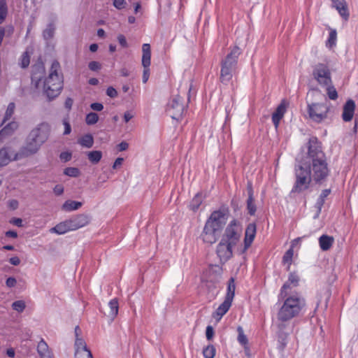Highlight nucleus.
Masks as SVG:
<instances>
[{"instance_id": "1", "label": "nucleus", "mask_w": 358, "mask_h": 358, "mask_svg": "<svg viewBox=\"0 0 358 358\" xmlns=\"http://www.w3.org/2000/svg\"><path fill=\"white\" fill-rule=\"evenodd\" d=\"M307 156L301 162L305 167L312 171L313 179L319 182L324 180L329 175V169L326 156L322 150L321 143L317 138L312 137L307 144Z\"/></svg>"}, {"instance_id": "2", "label": "nucleus", "mask_w": 358, "mask_h": 358, "mask_svg": "<svg viewBox=\"0 0 358 358\" xmlns=\"http://www.w3.org/2000/svg\"><path fill=\"white\" fill-rule=\"evenodd\" d=\"M283 299L282 305L277 314V319L280 322L278 325V336L282 340L289 334V331H287L288 325L286 322L298 317L306 305L305 299L298 293L288 294Z\"/></svg>"}, {"instance_id": "3", "label": "nucleus", "mask_w": 358, "mask_h": 358, "mask_svg": "<svg viewBox=\"0 0 358 358\" xmlns=\"http://www.w3.org/2000/svg\"><path fill=\"white\" fill-rule=\"evenodd\" d=\"M61 66L58 61L54 60L51 64L48 76L43 83V92L51 101L57 97L63 87L62 78L59 74Z\"/></svg>"}, {"instance_id": "4", "label": "nucleus", "mask_w": 358, "mask_h": 358, "mask_svg": "<svg viewBox=\"0 0 358 358\" xmlns=\"http://www.w3.org/2000/svg\"><path fill=\"white\" fill-rule=\"evenodd\" d=\"M241 52L239 48L235 46L222 61L220 80L222 83L227 84L231 79L233 73L236 69L238 58Z\"/></svg>"}, {"instance_id": "5", "label": "nucleus", "mask_w": 358, "mask_h": 358, "mask_svg": "<svg viewBox=\"0 0 358 358\" xmlns=\"http://www.w3.org/2000/svg\"><path fill=\"white\" fill-rule=\"evenodd\" d=\"M189 92L190 88H186L178 92L177 94H173L166 107V112L172 119L178 120L182 116L185 110L183 96L187 95L188 102L189 101Z\"/></svg>"}, {"instance_id": "6", "label": "nucleus", "mask_w": 358, "mask_h": 358, "mask_svg": "<svg viewBox=\"0 0 358 358\" xmlns=\"http://www.w3.org/2000/svg\"><path fill=\"white\" fill-rule=\"evenodd\" d=\"M300 163L301 164L295 169L296 182L292 192L299 193L307 189L313 178L310 169L305 167L301 162Z\"/></svg>"}, {"instance_id": "7", "label": "nucleus", "mask_w": 358, "mask_h": 358, "mask_svg": "<svg viewBox=\"0 0 358 358\" xmlns=\"http://www.w3.org/2000/svg\"><path fill=\"white\" fill-rule=\"evenodd\" d=\"M229 218V210L221 208L214 210L206 220V223L213 229H215L220 234L226 225Z\"/></svg>"}, {"instance_id": "8", "label": "nucleus", "mask_w": 358, "mask_h": 358, "mask_svg": "<svg viewBox=\"0 0 358 358\" xmlns=\"http://www.w3.org/2000/svg\"><path fill=\"white\" fill-rule=\"evenodd\" d=\"M242 234V227L241 224L236 220H233L227 225L224 232L222 236L223 241H227L231 244L236 245Z\"/></svg>"}, {"instance_id": "9", "label": "nucleus", "mask_w": 358, "mask_h": 358, "mask_svg": "<svg viewBox=\"0 0 358 358\" xmlns=\"http://www.w3.org/2000/svg\"><path fill=\"white\" fill-rule=\"evenodd\" d=\"M222 271V268L219 265L209 266L201 275L202 283L205 284L208 289L214 287V285L219 282Z\"/></svg>"}, {"instance_id": "10", "label": "nucleus", "mask_w": 358, "mask_h": 358, "mask_svg": "<svg viewBox=\"0 0 358 358\" xmlns=\"http://www.w3.org/2000/svg\"><path fill=\"white\" fill-rule=\"evenodd\" d=\"M313 75L319 84L327 86L331 84V73L329 67L322 63L316 64L314 67Z\"/></svg>"}, {"instance_id": "11", "label": "nucleus", "mask_w": 358, "mask_h": 358, "mask_svg": "<svg viewBox=\"0 0 358 358\" xmlns=\"http://www.w3.org/2000/svg\"><path fill=\"white\" fill-rule=\"evenodd\" d=\"M329 108L325 103H313L308 106L310 117L316 122H320L327 117Z\"/></svg>"}, {"instance_id": "12", "label": "nucleus", "mask_w": 358, "mask_h": 358, "mask_svg": "<svg viewBox=\"0 0 358 358\" xmlns=\"http://www.w3.org/2000/svg\"><path fill=\"white\" fill-rule=\"evenodd\" d=\"M41 144L38 143L35 139L28 135L26 145L22 146L18 152L22 159L27 158L36 154L41 147Z\"/></svg>"}, {"instance_id": "13", "label": "nucleus", "mask_w": 358, "mask_h": 358, "mask_svg": "<svg viewBox=\"0 0 358 358\" xmlns=\"http://www.w3.org/2000/svg\"><path fill=\"white\" fill-rule=\"evenodd\" d=\"M18 152L10 146H3L0 149V168L7 166L10 162L20 160Z\"/></svg>"}, {"instance_id": "14", "label": "nucleus", "mask_w": 358, "mask_h": 358, "mask_svg": "<svg viewBox=\"0 0 358 358\" xmlns=\"http://www.w3.org/2000/svg\"><path fill=\"white\" fill-rule=\"evenodd\" d=\"M50 131V126L45 123L38 124L29 134V136L43 145L48 138Z\"/></svg>"}, {"instance_id": "15", "label": "nucleus", "mask_w": 358, "mask_h": 358, "mask_svg": "<svg viewBox=\"0 0 358 358\" xmlns=\"http://www.w3.org/2000/svg\"><path fill=\"white\" fill-rule=\"evenodd\" d=\"M234 246L230 243L220 240L217 245L216 253L221 262H226L232 257Z\"/></svg>"}, {"instance_id": "16", "label": "nucleus", "mask_w": 358, "mask_h": 358, "mask_svg": "<svg viewBox=\"0 0 358 358\" xmlns=\"http://www.w3.org/2000/svg\"><path fill=\"white\" fill-rule=\"evenodd\" d=\"M220 235V234L215 229L212 228L206 223L201 234V238L205 243L213 244L217 241Z\"/></svg>"}, {"instance_id": "17", "label": "nucleus", "mask_w": 358, "mask_h": 358, "mask_svg": "<svg viewBox=\"0 0 358 358\" xmlns=\"http://www.w3.org/2000/svg\"><path fill=\"white\" fill-rule=\"evenodd\" d=\"M45 74V66L43 62H39L31 67V83L36 88L39 87L40 82Z\"/></svg>"}, {"instance_id": "18", "label": "nucleus", "mask_w": 358, "mask_h": 358, "mask_svg": "<svg viewBox=\"0 0 358 358\" xmlns=\"http://www.w3.org/2000/svg\"><path fill=\"white\" fill-rule=\"evenodd\" d=\"M72 231L84 227L90 223V218L88 215L78 214L68 219Z\"/></svg>"}, {"instance_id": "19", "label": "nucleus", "mask_w": 358, "mask_h": 358, "mask_svg": "<svg viewBox=\"0 0 358 358\" xmlns=\"http://www.w3.org/2000/svg\"><path fill=\"white\" fill-rule=\"evenodd\" d=\"M299 277L296 273H291L289 275L288 280L285 284L282 285V287L280 289V292L279 294L280 298H285L286 297L289 293L288 290L290 289L292 287H297L299 285Z\"/></svg>"}, {"instance_id": "20", "label": "nucleus", "mask_w": 358, "mask_h": 358, "mask_svg": "<svg viewBox=\"0 0 358 358\" xmlns=\"http://www.w3.org/2000/svg\"><path fill=\"white\" fill-rule=\"evenodd\" d=\"M36 350L40 358H54L52 349L49 347L43 338H41L38 342L36 347Z\"/></svg>"}, {"instance_id": "21", "label": "nucleus", "mask_w": 358, "mask_h": 358, "mask_svg": "<svg viewBox=\"0 0 358 358\" xmlns=\"http://www.w3.org/2000/svg\"><path fill=\"white\" fill-rule=\"evenodd\" d=\"M257 227L255 223H250L245 233V238H244V245L245 250H247L249 247H250L256 235Z\"/></svg>"}, {"instance_id": "22", "label": "nucleus", "mask_w": 358, "mask_h": 358, "mask_svg": "<svg viewBox=\"0 0 358 358\" xmlns=\"http://www.w3.org/2000/svg\"><path fill=\"white\" fill-rule=\"evenodd\" d=\"M287 108L285 101L282 100L277 107L275 111L273 113L272 121L274 124L275 129L278 128L280 120L283 117Z\"/></svg>"}, {"instance_id": "23", "label": "nucleus", "mask_w": 358, "mask_h": 358, "mask_svg": "<svg viewBox=\"0 0 358 358\" xmlns=\"http://www.w3.org/2000/svg\"><path fill=\"white\" fill-rule=\"evenodd\" d=\"M355 109V103L353 100L350 99L346 101L343 106L342 117L345 122L350 121L354 115Z\"/></svg>"}, {"instance_id": "24", "label": "nucleus", "mask_w": 358, "mask_h": 358, "mask_svg": "<svg viewBox=\"0 0 358 358\" xmlns=\"http://www.w3.org/2000/svg\"><path fill=\"white\" fill-rule=\"evenodd\" d=\"M333 3V7H334L341 16L345 20H347L349 17V12L348 9V5L345 0H331Z\"/></svg>"}, {"instance_id": "25", "label": "nucleus", "mask_w": 358, "mask_h": 358, "mask_svg": "<svg viewBox=\"0 0 358 358\" xmlns=\"http://www.w3.org/2000/svg\"><path fill=\"white\" fill-rule=\"evenodd\" d=\"M231 301L224 299L223 303L220 304L215 312L213 313V317L215 319L216 322H219L222 316L227 313L231 306Z\"/></svg>"}, {"instance_id": "26", "label": "nucleus", "mask_w": 358, "mask_h": 358, "mask_svg": "<svg viewBox=\"0 0 358 358\" xmlns=\"http://www.w3.org/2000/svg\"><path fill=\"white\" fill-rule=\"evenodd\" d=\"M18 124L15 122H11L5 126L0 131V141H3L5 138L11 136L14 131L17 129Z\"/></svg>"}, {"instance_id": "27", "label": "nucleus", "mask_w": 358, "mask_h": 358, "mask_svg": "<svg viewBox=\"0 0 358 358\" xmlns=\"http://www.w3.org/2000/svg\"><path fill=\"white\" fill-rule=\"evenodd\" d=\"M118 310V301L117 299H113L108 303V307L105 312V315L111 320H113L117 315Z\"/></svg>"}, {"instance_id": "28", "label": "nucleus", "mask_w": 358, "mask_h": 358, "mask_svg": "<svg viewBox=\"0 0 358 358\" xmlns=\"http://www.w3.org/2000/svg\"><path fill=\"white\" fill-rule=\"evenodd\" d=\"M142 66L143 67H149L150 65L151 50L148 43H144L142 46Z\"/></svg>"}, {"instance_id": "29", "label": "nucleus", "mask_w": 358, "mask_h": 358, "mask_svg": "<svg viewBox=\"0 0 358 358\" xmlns=\"http://www.w3.org/2000/svg\"><path fill=\"white\" fill-rule=\"evenodd\" d=\"M334 242L333 236L322 235L319 238L320 247L323 251L329 250Z\"/></svg>"}, {"instance_id": "30", "label": "nucleus", "mask_w": 358, "mask_h": 358, "mask_svg": "<svg viewBox=\"0 0 358 358\" xmlns=\"http://www.w3.org/2000/svg\"><path fill=\"white\" fill-rule=\"evenodd\" d=\"M50 231L58 234H64L69 231H72V229L71 228L69 220H66L65 221L57 224L55 227L52 228Z\"/></svg>"}, {"instance_id": "31", "label": "nucleus", "mask_w": 358, "mask_h": 358, "mask_svg": "<svg viewBox=\"0 0 358 358\" xmlns=\"http://www.w3.org/2000/svg\"><path fill=\"white\" fill-rule=\"evenodd\" d=\"M82 202L73 200H67L63 203L62 210L66 212H70L78 210L82 206Z\"/></svg>"}, {"instance_id": "32", "label": "nucleus", "mask_w": 358, "mask_h": 358, "mask_svg": "<svg viewBox=\"0 0 358 358\" xmlns=\"http://www.w3.org/2000/svg\"><path fill=\"white\" fill-rule=\"evenodd\" d=\"M235 289L236 285L234 282V279L233 278H231L228 282L227 292L225 296V299L232 302L235 294Z\"/></svg>"}, {"instance_id": "33", "label": "nucleus", "mask_w": 358, "mask_h": 358, "mask_svg": "<svg viewBox=\"0 0 358 358\" xmlns=\"http://www.w3.org/2000/svg\"><path fill=\"white\" fill-rule=\"evenodd\" d=\"M331 190L329 189H326L322 191L321 193L317 203H316V207L317 208V215L320 213L322 207L323 206L324 203L325 198L329 196L330 194Z\"/></svg>"}, {"instance_id": "34", "label": "nucleus", "mask_w": 358, "mask_h": 358, "mask_svg": "<svg viewBox=\"0 0 358 358\" xmlns=\"http://www.w3.org/2000/svg\"><path fill=\"white\" fill-rule=\"evenodd\" d=\"M75 348V355H77L78 352H81L83 351H90L87 349L86 343L82 338H76Z\"/></svg>"}, {"instance_id": "35", "label": "nucleus", "mask_w": 358, "mask_h": 358, "mask_svg": "<svg viewBox=\"0 0 358 358\" xmlns=\"http://www.w3.org/2000/svg\"><path fill=\"white\" fill-rule=\"evenodd\" d=\"M78 143L83 147L92 148L94 143L93 136L91 134H86L79 140Z\"/></svg>"}, {"instance_id": "36", "label": "nucleus", "mask_w": 358, "mask_h": 358, "mask_svg": "<svg viewBox=\"0 0 358 358\" xmlns=\"http://www.w3.org/2000/svg\"><path fill=\"white\" fill-rule=\"evenodd\" d=\"M88 159L93 164H97L102 157V152L99 150L90 151L87 152Z\"/></svg>"}, {"instance_id": "37", "label": "nucleus", "mask_w": 358, "mask_h": 358, "mask_svg": "<svg viewBox=\"0 0 358 358\" xmlns=\"http://www.w3.org/2000/svg\"><path fill=\"white\" fill-rule=\"evenodd\" d=\"M203 202L202 196L200 194H196V196L192 199L191 203H190V208L192 210L196 211L201 204Z\"/></svg>"}, {"instance_id": "38", "label": "nucleus", "mask_w": 358, "mask_h": 358, "mask_svg": "<svg viewBox=\"0 0 358 358\" xmlns=\"http://www.w3.org/2000/svg\"><path fill=\"white\" fill-rule=\"evenodd\" d=\"M55 27L53 24L48 25L47 28L43 31V37L46 40L51 39L54 36Z\"/></svg>"}, {"instance_id": "39", "label": "nucleus", "mask_w": 358, "mask_h": 358, "mask_svg": "<svg viewBox=\"0 0 358 358\" xmlns=\"http://www.w3.org/2000/svg\"><path fill=\"white\" fill-rule=\"evenodd\" d=\"M294 255V250L292 248L289 249L284 255L282 257V262L284 264H288L287 270L289 269L292 264V257Z\"/></svg>"}, {"instance_id": "40", "label": "nucleus", "mask_w": 358, "mask_h": 358, "mask_svg": "<svg viewBox=\"0 0 358 358\" xmlns=\"http://www.w3.org/2000/svg\"><path fill=\"white\" fill-rule=\"evenodd\" d=\"M337 38V33L335 29H331L329 33V37L328 41H327V46L329 48H331L336 45Z\"/></svg>"}, {"instance_id": "41", "label": "nucleus", "mask_w": 358, "mask_h": 358, "mask_svg": "<svg viewBox=\"0 0 358 358\" xmlns=\"http://www.w3.org/2000/svg\"><path fill=\"white\" fill-rule=\"evenodd\" d=\"M203 355L205 358H214L215 355V348L213 345H209L203 350Z\"/></svg>"}, {"instance_id": "42", "label": "nucleus", "mask_w": 358, "mask_h": 358, "mask_svg": "<svg viewBox=\"0 0 358 358\" xmlns=\"http://www.w3.org/2000/svg\"><path fill=\"white\" fill-rule=\"evenodd\" d=\"M99 120V116L95 113H90L86 116V123L89 125L94 124H96Z\"/></svg>"}, {"instance_id": "43", "label": "nucleus", "mask_w": 358, "mask_h": 358, "mask_svg": "<svg viewBox=\"0 0 358 358\" xmlns=\"http://www.w3.org/2000/svg\"><path fill=\"white\" fill-rule=\"evenodd\" d=\"M247 208L250 215H255L256 212V206L254 203V197H248L247 200Z\"/></svg>"}, {"instance_id": "44", "label": "nucleus", "mask_w": 358, "mask_h": 358, "mask_svg": "<svg viewBox=\"0 0 358 358\" xmlns=\"http://www.w3.org/2000/svg\"><path fill=\"white\" fill-rule=\"evenodd\" d=\"M237 331L238 332V342L242 345H247L248 344V338L247 336L244 334L243 329L241 327H238L237 329Z\"/></svg>"}, {"instance_id": "45", "label": "nucleus", "mask_w": 358, "mask_h": 358, "mask_svg": "<svg viewBox=\"0 0 358 358\" xmlns=\"http://www.w3.org/2000/svg\"><path fill=\"white\" fill-rule=\"evenodd\" d=\"M64 173L71 177H78L80 175V171L78 168L69 167L64 169Z\"/></svg>"}, {"instance_id": "46", "label": "nucleus", "mask_w": 358, "mask_h": 358, "mask_svg": "<svg viewBox=\"0 0 358 358\" xmlns=\"http://www.w3.org/2000/svg\"><path fill=\"white\" fill-rule=\"evenodd\" d=\"M14 110H15V103H10L7 107V109H6V111L5 113L3 122H5L6 121H7L8 120H9L11 117V116L13 115V114L14 113Z\"/></svg>"}, {"instance_id": "47", "label": "nucleus", "mask_w": 358, "mask_h": 358, "mask_svg": "<svg viewBox=\"0 0 358 358\" xmlns=\"http://www.w3.org/2000/svg\"><path fill=\"white\" fill-rule=\"evenodd\" d=\"M30 63V56L29 55L27 52H24L20 59V66L22 68H27Z\"/></svg>"}, {"instance_id": "48", "label": "nucleus", "mask_w": 358, "mask_h": 358, "mask_svg": "<svg viewBox=\"0 0 358 358\" xmlns=\"http://www.w3.org/2000/svg\"><path fill=\"white\" fill-rule=\"evenodd\" d=\"M12 307L13 310L22 313L25 308V303L23 301H16L13 303Z\"/></svg>"}, {"instance_id": "49", "label": "nucleus", "mask_w": 358, "mask_h": 358, "mask_svg": "<svg viewBox=\"0 0 358 358\" xmlns=\"http://www.w3.org/2000/svg\"><path fill=\"white\" fill-rule=\"evenodd\" d=\"M327 94L329 98L332 100H336L338 98L337 91L334 87L331 86V84L327 85Z\"/></svg>"}, {"instance_id": "50", "label": "nucleus", "mask_w": 358, "mask_h": 358, "mask_svg": "<svg viewBox=\"0 0 358 358\" xmlns=\"http://www.w3.org/2000/svg\"><path fill=\"white\" fill-rule=\"evenodd\" d=\"M75 358H93L90 351H83L75 355Z\"/></svg>"}, {"instance_id": "51", "label": "nucleus", "mask_w": 358, "mask_h": 358, "mask_svg": "<svg viewBox=\"0 0 358 358\" xmlns=\"http://www.w3.org/2000/svg\"><path fill=\"white\" fill-rule=\"evenodd\" d=\"M88 67L91 71H96L101 69V64L98 62L92 61L89 63Z\"/></svg>"}, {"instance_id": "52", "label": "nucleus", "mask_w": 358, "mask_h": 358, "mask_svg": "<svg viewBox=\"0 0 358 358\" xmlns=\"http://www.w3.org/2000/svg\"><path fill=\"white\" fill-rule=\"evenodd\" d=\"M126 1L124 0H113V6L118 10L124 8Z\"/></svg>"}, {"instance_id": "53", "label": "nucleus", "mask_w": 358, "mask_h": 358, "mask_svg": "<svg viewBox=\"0 0 358 358\" xmlns=\"http://www.w3.org/2000/svg\"><path fill=\"white\" fill-rule=\"evenodd\" d=\"M106 94L111 98H115L117 96V92L114 87H109L106 90Z\"/></svg>"}, {"instance_id": "54", "label": "nucleus", "mask_w": 358, "mask_h": 358, "mask_svg": "<svg viewBox=\"0 0 358 358\" xmlns=\"http://www.w3.org/2000/svg\"><path fill=\"white\" fill-rule=\"evenodd\" d=\"M0 13L7 15L8 8L6 5V0H0Z\"/></svg>"}, {"instance_id": "55", "label": "nucleus", "mask_w": 358, "mask_h": 358, "mask_svg": "<svg viewBox=\"0 0 358 358\" xmlns=\"http://www.w3.org/2000/svg\"><path fill=\"white\" fill-rule=\"evenodd\" d=\"M206 336L208 340H211L213 338L214 336V330L211 326H208L206 327Z\"/></svg>"}, {"instance_id": "56", "label": "nucleus", "mask_w": 358, "mask_h": 358, "mask_svg": "<svg viewBox=\"0 0 358 358\" xmlns=\"http://www.w3.org/2000/svg\"><path fill=\"white\" fill-rule=\"evenodd\" d=\"M16 279L13 277H9L6 281V285L8 287H13L16 285Z\"/></svg>"}, {"instance_id": "57", "label": "nucleus", "mask_w": 358, "mask_h": 358, "mask_svg": "<svg viewBox=\"0 0 358 358\" xmlns=\"http://www.w3.org/2000/svg\"><path fill=\"white\" fill-rule=\"evenodd\" d=\"M63 124L64 126V134L67 135L69 134L71 131V128L69 122L66 120H64Z\"/></svg>"}, {"instance_id": "58", "label": "nucleus", "mask_w": 358, "mask_h": 358, "mask_svg": "<svg viewBox=\"0 0 358 358\" xmlns=\"http://www.w3.org/2000/svg\"><path fill=\"white\" fill-rule=\"evenodd\" d=\"M150 76V68L149 67H143V82L145 83Z\"/></svg>"}, {"instance_id": "59", "label": "nucleus", "mask_w": 358, "mask_h": 358, "mask_svg": "<svg viewBox=\"0 0 358 358\" xmlns=\"http://www.w3.org/2000/svg\"><path fill=\"white\" fill-rule=\"evenodd\" d=\"M90 108L95 111H101L103 108V106L100 103H93L90 105Z\"/></svg>"}, {"instance_id": "60", "label": "nucleus", "mask_w": 358, "mask_h": 358, "mask_svg": "<svg viewBox=\"0 0 358 358\" xmlns=\"http://www.w3.org/2000/svg\"><path fill=\"white\" fill-rule=\"evenodd\" d=\"M60 159L64 162H68L71 158V154L68 152H63L60 154Z\"/></svg>"}, {"instance_id": "61", "label": "nucleus", "mask_w": 358, "mask_h": 358, "mask_svg": "<svg viewBox=\"0 0 358 358\" xmlns=\"http://www.w3.org/2000/svg\"><path fill=\"white\" fill-rule=\"evenodd\" d=\"M117 40H118L120 44L122 47H124V48L127 47V40H126V38L124 37V36H123L122 34H120L117 36Z\"/></svg>"}, {"instance_id": "62", "label": "nucleus", "mask_w": 358, "mask_h": 358, "mask_svg": "<svg viewBox=\"0 0 358 358\" xmlns=\"http://www.w3.org/2000/svg\"><path fill=\"white\" fill-rule=\"evenodd\" d=\"M54 192L56 195H61L63 194L64 192V187L62 185H57L55 187H54Z\"/></svg>"}, {"instance_id": "63", "label": "nucleus", "mask_w": 358, "mask_h": 358, "mask_svg": "<svg viewBox=\"0 0 358 358\" xmlns=\"http://www.w3.org/2000/svg\"><path fill=\"white\" fill-rule=\"evenodd\" d=\"M10 223L17 226V227H22V220L21 218H13L10 220Z\"/></svg>"}, {"instance_id": "64", "label": "nucleus", "mask_w": 358, "mask_h": 358, "mask_svg": "<svg viewBox=\"0 0 358 358\" xmlns=\"http://www.w3.org/2000/svg\"><path fill=\"white\" fill-rule=\"evenodd\" d=\"M117 147L120 151H124L128 148L129 144L125 141H122L117 145Z\"/></svg>"}]
</instances>
